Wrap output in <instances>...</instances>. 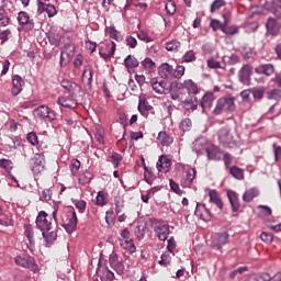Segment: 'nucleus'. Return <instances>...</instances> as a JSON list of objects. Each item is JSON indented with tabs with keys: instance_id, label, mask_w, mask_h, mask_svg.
Instances as JSON below:
<instances>
[{
	"instance_id": "obj_40",
	"label": "nucleus",
	"mask_w": 281,
	"mask_h": 281,
	"mask_svg": "<svg viewBox=\"0 0 281 281\" xmlns=\"http://www.w3.org/2000/svg\"><path fill=\"white\" fill-rule=\"evenodd\" d=\"M167 52H179L181 49V43L178 41H171L166 43Z\"/></svg>"
},
{
	"instance_id": "obj_5",
	"label": "nucleus",
	"mask_w": 281,
	"mask_h": 281,
	"mask_svg": "<svg viewBox=\"0 0 281 281\" xmlns=\"http://www.w3.org/2000/svg\"><path fill=\"white\" fill-rule=\"evenodd\" d=\"M154 232L160 240H168V236H170V225L166 222L158 221L154 224Z\"/></svg>"
},
{
	"instance_id": "obj_13",
	"label": "nucleus",
	"mask_w": 281,
	"mask_h": 281,
	"mask_svg": "<svg viewBox=\"0 0 281 281\" xmlns=\"http://www.w3.org/2000/svg\"><path fill=\"white\" fill-rule=\"evenodd\" d=\"M24 86H25V81L23 80V78H21V76L19 75H14L12 77V89H11L12 95H19V93L23 91Z\"/></svg>"
},
{
	"instance_id": "obj_17",
	"label": "nucleus",
	"mask_w": 281,
	"mask_h": 281,
	"mask_svg": "<svg viewBox=\"0 0 281 281\" xmlns=\"http://www.w3.org/2000/svg\"><path fill=\"white\" fill-rule=\"evenodd\" d=\"M227 199L231 203L232 211L238 212V210H240V202L238 200V193H236V191H227Z\"/></svg>"
},
{
	"instance_id": "obj_48",
	"label": "nucleus",
	"mask_w": 281,
	"mask_h": 281,
	"mask_svg": "<svg viewBox=\"0 0 281 281\" xmlns=\"http://www.w3.org/2000/svg\"><path fill=\"white\" fill-rule=\"evenodd\" d=\"M183 106L184 109H187V111H196V106H199V103L196 102V100H189L183 102Z\"/></svg>"
},
{
	"instance_id": "obj_31",
	"label": "nucleus",
	"mask_w": 281,
	"mask_h": 281,
	"mask_svg": "<svg viewBox=\"0 0 281 281\" xmlns=\"http://www.w3.org/2000/svg\"><path fill=\"white\" fill-rule=\"evenodd\" d=\"M157 140L161 146H170V144H172V137H170L166 132H159Z\"/></svg>"
},
{
	"instance_id": "obj_60",
	"label": "nucleus",
	"mask_w": 281,
	"mask_h": 281,
	"mask_svg": "<svg viewBox=\"0 0 281 281\" xmlns=\"http://www.w3.org/2000/svg\"><path fill=\"white\" fill-rule=\"evenodd\" d=\"M281 98V90H272L268 92L269 100H280Z\"/></svg>"
},
{
	"instance_id": "obj_46",
	"label": "nucleus",
	"mask_w": 281,
	"mask_h": 281,
	"mask_svg": "<svg viewBox=\"0 0 281 281\" xmlns=\"http://www.w3.org/2000/svg\"><path fill=\"white\" fill-rule=\"evenodd\" d=\"M160 258L161 259L159 260V265L162 267H168L172 260V257H170V251L164 252Z\"/></svg>"
},
{
	"instance_id": "obj_37",
	"label": "nucleus",
	"mask_w": 281,
	"mask_h": 281,
	"mask_svg": "<svg viewBox=\"0 0 281 281\" xmlns=\"http://www.w3.org/2000/svg\"><path fill=\"white\" fill-rule=\"evenodd\" d=\"M184 75H186V67L184 66L178 65L176 67V69L172 68L171 78L180 79V78H183Z\"/></svg>"
},
{
	"instance_id": "obj_10",
	"label": "nucleus",
	"mask_w": 281,
	"mask_h": 281,
	"mask_svg": "<svg viewBox=\"0 0 281 281\" xmlns=\"http://www.w3.org/2000/svg\"><path fill=\"white\" fill-rule=\"evenodd\" d=\"M97 276L101 281H111L115 278V274L106 266L102 265V261H99Z\"/></svg>"
},
{
	"instance_id": "obj_56",
	"label": "nucleus",
	"mask_w": 281,
	"mask_h": 281,
	"mask_svg": "<svg viewBox=\"0 0 281 281\" xmlns=\"http://www.w3.org/2000/svg\"><path fill=\"white\" fill-rule=\"evenodd\" d=\"M252 95L255 100H262L265 97V88H257L252 90Z\"/></svg>"
},
{
	"instance_id": "obj_25",
	"label": "nucleus",
	"mask_w": 281,
	"mask_h": 281,
	"mask_svg": "<svg viewBox=\"0 0 281 281\" xmlns=\"http://www.w3.org/2000/svg\"><path fill=\"white\" fill-rule=\"evenodd\" d=\"M104 47H110V50L106 53L102 49L99 54L103 57L104 60H109V58H112V56L115 54V42L104 44Z\"/></svg>"
},
{
	"instance_id": "obj_64",
	"label": "nucleus",
	"mask_w": 281,
	"mask_h": 281,
	"mask_svg": "<svg viewBox=\"0 0 281 281\" xmlns=\"http://www.w3.org/2000/svg\"><path fill=\"white\" fill-rule=\"evenodd\" d=\"M137 37L139 38V41H144V43H150V41H153V38H150V36H148V33L140 31L137 34Z\"/></svg>"
},
{
	"instance_id": "obj_44",
	"label": "nucleus",
	"mask_w": 281,
	"mask_h": 281,
	"mask_svg": "<svg viewBox=\"0 0 281 281\" xmlns=\"http://www.w3.org/2000/svg\"><path fill=\"white\" fill-rule=\"evenodd\" d=\"M91 179H93V175H91L89 171H85L79 176V183L86 186V183H91Z\"/></svg>"
},
{
	"instance_id": "obj_27",
	"label": "nucleus",
	"mask_w": 281,
	"mask_h": 281,
	"mask_svg": "<svg viewBox=\"0 0 281 281\" xmlns=\"http://www.w3.org/2000/svg\"><path fill=\"white\" fill-rule=\"evenodd\" d=\"M213 102H214V94H212V92L204 94L201 100V106L203 111H205L206 109H212Z\"/></svg>"
},
{
	"instance_id": "obj_36",
	"label": "nucleus",
	"mask_w": 281,
	"mask_h": 281,
	"mask_svg": "<svg viewBox=\"0 0 281 281\" xmlns=\"http://www.w3.org/2000/svg\"><path fill=\"white\" fill-rule=\"evenodd\" d=\"M18 147H19V140L12 137H7L5 144H4V148H7V150H10L12 153V150H16Z\"/></svg>"
},
{
	"instance_id": "obj_16",
	"label": "nucleus",
	"mask_w": 281,
	"mask_h": 281,
	"mask_svg": "<svg viewBox=\"0 0 281 281\" xmlns=\"http://www.w3.org/2000/svg\"><path fill=\"white\" fill-rule=\"evenodd\" d=\"M67 216L66 229L67 232H74L75 228L78 227V215L76 214V211H69Z\"/></svg>"
},
{
	"instance_id": "obj_54",
	"label": "nucleus",
	"mask_w": 281,
	"mask_h": 281,
	"mask_svg": "<svg viewBox=\"0 0 281 281\" xmlns=\"http://www.w3.org/2000/svg\"><path fill=\"white\" fill-rule=\"evenodd\" d=\"M134 234L138 238V240H142L146 234V231L144 229V226L138 225L135 227Z\"/></svg>"
},
{
	"instance_id": "obj_3",
	"label": "nucleus",
	"mask_w": 281,
	"mask_h": 281,
	"mask_svg": "<svg viewBox=\"0 0 281 281\" xmlns=\"http://www.w3.org/2000/svg\"><path fill=\"white\" fill-rule=\"evenodd\" d=\"M234 97L221 98L214 109L215 115H221L223 111H234L236 105L234 104Z\"/></svg>"
},
{
	"instance_id": "obj_59",
	"label": "nucleus",
	"mask_w": 281,
	"mask_h": 281,
	"mask_svg": "<svg viewBox=\"0 0 281 281\" xmlns=\"http://www.w3.org/2000/svg\"><path fill=\"white\" fill-rule=\"evenodd\" d=\"M128 240H133V238H131V232H128L127 228H125V229L121 231L120 243L128 241Z\"/></svg>"
},
{
	"instance_id": "obj_11",
	"label": "nucleus",
	"mask_w": 281,
	"mask_h": 281,
	"mask_svg": "<svg viewBox=\"0 0 281 281\" xmlns=\"http://www.w3.org/2000/svg\"><path fill=\"white\" fill-rule=\"evenodd\" d=\"M268 34L271 36H278L281 32V21L277 20L276 18H268L266 23Z\"/></svg>"
},
{
	"instance_id": "obj_7",
	"label": "nucleus",
	"mask_w": 281,
	"mask_h": 281,
	"mask_svg": "<svg viewBox=\"0 0 281 281\" xmlns=\"http://www.w3.org/2000/svg\"><path fill=\"white\" fill-rule=\"evenodd\" d=\"M30 166L34 175H41L45 169V156L43 154H35L30 160Z\"/></svg>"
},
{
	"instance_id": "obj_22",
	"label": "nucleus",
	"mask_w": 281,
	"mask_h": 281,
	"mask_svg": "<svg viewBox=\"0 0 281 281\" xmlns=\"http://www.w3.org/2000/svg\"><path fill=\"white\" fill-rule=\"evenodd\" d=\"M249 78H251V66H243L241 69L239 70L240 82L243 85H247L249 82Z\"/></svg>"
},
{
	"instance_id": "obj_6",
	"label": "nucleus",
	"mask_w": 281,
	"mask_h": 281,
	"mask_svg": "<svg viewBox=\"0 0 281 281\" xmlns=\"http://www.w3.org/2000/svg\"><path fill=\"white\" fill-rule=\"evenodd\" d=\"M35 117H40L41 120H48L52 122L56 120V112L49 109L47 105H41L33 111Z\"/></svg>"
},
{
	"instance_id": "obj_34",
	"label": "nucleus",
	"mask_w": 281,
	"mask_h": 281,
	"mask_svg": "<svg viewBox=\"0 0 281 281\" xmlns=\"http://www.w3.org/2000/svg\"><path fill=\"white\" fill-rule=\"evenodd\" d=\"M271 280V276L269 273H261V274H251L246 278L245 281H269Z\"/></svg>"
},
{
	"instance_id": "obj_23",
	"label": "nucleus",
	"mask_w": 281,
	"mask_h": 281,
	"mask_svg": "<svg viewBox=\"0 0 281 281\" xmlns=\"http://www.w3.org/2000/svg\"><path fill=\"white\" fill-rule=\"evenodd\" d=\"M172 69H173L172 65L168 63H164L159 66L158 74L160 78L168 79L170 76L172 77Z\"/></svg>"
},
{
	"instance_id": "obj_55",
	"label": "nucleus",
	"mask_w": 281,
	"mask_h": 281,
	"mask_svg": "<svg viewBox=\"0 0 281 281\" xmlns=\"http://www.w3.org/2000/svg\"><path fill=\"white\" fill-rule=\"evenodd\" d=\"M26 139L32 144V146H36L38 144V136L34 132L29 133L26 135Z\"/></svg>"
},
{
	"instance_id": "obj_2",
	"label": "nucleus",
	"mask_w": 281,
	"mask_h": 281,
	"mask_svg": "<svg viewBox=\"0 0 281 281\" xmlns=\"http://www.w3.org/2000/svg\"><path fill=\"white\" fill-rule=\"evenodd\" d=\"M36 227L41 229V232H52V217L45 212L41 211L36 217Z\"/></svg>"
},
{
	"instance_id": "obj_4",
	"label": "nucleus",
	"mask_w": 281,
	"mask_h": 281,
	"mask_svg": "<svg viewBox=\"0 0 281 281\" xmlns=\"http://www.w3.org/2000/svg\"><path fill=\"white\" fill-rule=\"evenodd\" d=\"M15 265L18 267H22L23 269H30L34 273H36L38 267L36 266V261L32 256H16L14 258Z\"/></svg>"
},
{
	"instance_id": "obj_62",
	"label": "nucleus",
	"mask_w": 281,
	"mask_h": 281,
	"mask_svg": "<svg viewBox=\"0 0 281 281\" xmlns=\"http://www.w3.org/2000/svg\"><path fill=\"white\" fill-rule=\"evenodd\" d=\"M120 161H122V155L113 154L111 156V162L113 164L114 168H117V166H120Z\"/></svg>"
},
{
	"instance_id": "obj_52",
	"label": "nucleus",
	"mask_w": 281,
	"mask_h": 281,
	"mask_svg": "<svg viewBox=\"0 0 281 281\" xmlns=\"http://www.w3.org/2000/svg\"><path fill=\"white\" fill-rule=\"evenodd\" d=\"M222 32H224V34H227L228 36H234L235 34H238V26L233 25V26H228V27H223Z\"/></svg>"
},
{
	"instance_id": "obj_28",
	"label": "nucleus",
	"mask_w": 281,
	"mask_h": 281,
	"mask_svg": "<svg viewBox=\"0 0 281 281\" xmlns=\"http://www.w3.org/2000/svg\"><path fill=\"white\" fill-rule=\"evenodd\" d=\"M258 194H260L258 189L251 188L244 193L243 201H245V203H251V201H254Z\"/></svg>"
},
{
	"instance_id": "obj_20",
	"label": "nucleus",
	"mask_w": 281,
	"mask_h": 281,
	"mask_svg": "<svg viewBox=\"0 0 281 281\" xmlns=\"http://www.w3.org/2000/svg\"><path fill=\"white\" fill-rule=\"evenodd\" d=\"M57 102L65 109H76V106H78V102H76V100L71 97H60L58 98Z\"/></svg>"
},
{
	"instance_id": "obj_19",
	"label": "nucleus",
	"mask_w": 281,
	"mask_h": 281,
	"mask_svg": "<svg viewBox=\"0 0 281 281\" xmlns=\"http://www.w3.org/2000/svg\"><path fill=\"white\" fill-rule=\"evenodd\" d=\"M170 166H172V162L166 156H160L156 164L158 172H168Z\"/></svg>"
},
{
	"instance_id": "obj_51",
	"label": "nucleus",
	"mask_w": 281,
	"mask_h": 281,
	"mask_svg": "<svg viewBox=\"0 0 281 281\" xmlns=\"http://www.w3.org/2000/svg\"><path fill=\"white\" fill-rule=\"evenodd\" d=\"M165 8H166V11H167V14L172 15V14H175V12H177V5L175 4V1H172V0H169L166 3Z\"/></svg>"
},
{
	"instance_id": "obj_9",
	"label": "nucleus",
	"mask_w": 281,
	"mask_h": 281,
	"mask_svg": "<svg viewBox=\"0 0 281 281\" xmlns=\"http://www.w3.org/2000/svg\"><path fill=\"white\" fill-rule=\"evenodd\" d=\"M229 243V234L227 232L217 233L213 236L212 247L213 249H223V245Z\"/></svg>"
},
{
	"instance_id": "obj_50",
	"label": "nucleus",
	"mask_w": 281,
	"mask_h": 281,
	"mask_svg": "<svg viewBox=\"0 0 281 281\" xmlns=\"http://www.w3.org/2000/svg\"><path fill=\"white\" fill-rule=\"evenodd\" d=\"M143 67H145V69H147L148 71H153L156 67L155 61H153V59L150 58H145L142 61Z\"/></svg>"
},
{
	"instance_id": "obj_26",
	"label": "nucleus",
	"mask_w": 281,
	"mask_h": 281,
	"mask_svg": "<svg viewBox=\"0 0 281 281\" xmlns=\"http://www.w3.org/2000/svg\"><path fill=\"white\" fill-rule=\"evenodd\" d=\"M207 140L205 138H198L193 142V150L195 153H201L202 150H207Z\"/></svg>"
},
{
	"instance_id": "obj_42",
	"label": "nucleus",
	"mask_w": 281,
	"mask_h": 281,
	"mask_svg": "<svg viewBox=\"0 0 281 281\" xmlns=\"http://www.w3.org/2000/svg\"><path fill=\"white\" fill-rule=\"evenodd\" d=\"M72 57H74V50H71L70 53H67V50H61L60 53L61 67L63 65H67V63H69V60H71Z\"/></svg>"
},
{
	"instance_id": "obj_21",
	"label": "nucleus",
	"mask_w": 281,
	"mask_h": 281,
	"mask_svg": "<svg viewBox=\"0 0 281 281\" xmlns=\"http://www.w3.org/2000/svg\"><path fill=\"white\" fill-rule=\"evenodd\" d=\"M256 74H262L263 76H273L276 67L273 64H263L255 69Z\"/></svg>"
},
{
	"instance_id": "obj_47",
	"label": "nucleus",
	"mask_w": 281,
	"mask_h": 281,
	"mask_svg": "<svg viewBox=\"0 0 281 281\" xmlns=\"http://www.w3.org/2000/svg\"><path fill=\"white\" fill-rule=\"evenodd\" d=\"M145 181L147 183H149V186H153V182L155 181V179H157V177H155V173L153 172V170H148V168L145 167Z\"/></svg>"
},
{
	"instance_id": "obj_57",
	"label": "nucleus",
	"mask_w": 281,
	"mask_h": 281,
	"mask_svg": "<svg viewBox=\"0 0 281 281\" xmlns=\"http://www.w3.org/2000/svg\"><path fill=\"white\" fill-rule=\"evenodd\" d=\"M97 205H106V198H104V193L102 191L98 192L95 198Z\"/></svg>"
},
{
	"instance_id": "obj_63",
	"label": "nucleus",
	"mask_w": 281,
	"mask_h": 281,
	"mask_svg": "<svg viewBox=\"0 0 281 281\" xmlns=\"http://www.w3.org/2000/svg\"><path fill=\"white\" fill-rule=\"evenodd\" d=\"M207 67H210V69H221V63L214 58H211L207 60Z\"/></svg>"
},
{
	"instance_id": "obj_41",
	"label": "nucleus",
	"mask_w": 281,
	"mask_h": 281,
	"mask_svg": "<svg viewBox=\"0 0 281 281\" xmlns=\"http://www.w3.org/2000/svg\"><path fill=\"white\" fill-rule=\"evenodd\" d=\"M42 236L46 240V243H54V240L58 238V235L54 231L53 232L43 231Z\"/></svg>"
},
{
	"instance_id": "obj_24",
	"label": "nucleus",
	"mask_w": 281,
	"mask_h": 281,
	"mask_svg": "<svg viewBox=\"0 0 281 281\" xmlns=\"http://www.w3.org/2000/svg\"><path fill=\"white\" fill-rule=\"evenodd\" d=\"M18 22L20 25H30V27H34V20L30 19V14L25 11H21L18 13Z\"/></svg>"
},
{
	"instance_id": "obj_1",
	"label": "nucleus",
	"mask_w": 281,
	"mask_h": 281,
	"mask_svg": "<svg viewBox=\"0 0 281 281\" xmlns=\"http://www.w3.org/2000/svg\"><path fill=\"white\" fill-rule=\"evenodd\" d=\"M217 137L226 148H234L237 144L234 134L228 130V127H222L217 132Z\"/></svg>"
},
{
	"instance_id": "obj_30",
	"label": "nucleus",
	"mask_w": 281,
	"mask_h": 281,
	"mask_svg": "<svg viewBox=\"0 0 281 281\" xmlns=\"http://www.w3.org/2000/svg\"><path fill=\"white\" fill-rule=\"evenodd\" d=\"M209 196L211 203H214L218 207V210H223V201L218 196V192H216V190H211L209 192Z\"/></svg>"
},
{
	"instance_id": "obj_29",
	"label": "nucleus",
	"mask_w": 281,
	"mask_h": 281,
	"mask_svg": "<svg viewBox=\"0 0 281 281\" xmlns=\"http://www.w3.org/2000/svg\"><path fill=\"white\" fill-rule=\"evenodd\" d=\"M106 34H109L110 38L117 41L119 43L124 38L120 31L115 30V26H106L105 27Z\"/></svg>"
},
{
	"instance_id": "obj_15",
	"label": "nucleus",
	"mask_w": 281,
	"mask_h": 281,
	"mask_svg": "<svg viewBox=\"0 0 281 281\" xmlns=\"http://www.w3.org/2000/svg\"><path fill=\"white\" fill-rule=\"evenodd\" d=\"M195 216H198V218H201L202 221H211L212 220V213L209 211L207 207H205V204L196 205Z\"/></svg>"
},
{
	"instance_id": "obj_12",
	"label": "nucleus",
	"mask_w": 281,
	"mask_h": 281,
	"mask_svg": "<svg viewBox=\"0 0 281 281\" xmlns=\"http://www.w3.org/2000/svg\"><path fill=\"white\" fill-rule=\"evenodd\" d=\"M110 266L116 273H122L124 271V263H122V258L117 254L112 252L109 258Z\"/></svg>"
},
{
	"instance_id": "obj_18",
	"label": "nucleus",
	"mask_w": 281,
	"mask_h": 281,
	"mask_svg": "<svg viewBox=\"0 0 281 281\" xmlns=\"http://www.w3.org/2000/svg\"><path fill=\"white\" fill-rule=\"evenodd\" d=\"M60 86L63 87V89H65L66 91H68V93H70V95H76L77 91H79V87L78 83L70 81L68 79H64L60 82Z\"/></svg>"
},
{
	"instance_id": "obj_35",
	"label": "nucleus",
	"mask_w": 281,
	"mask_h": 281,
	"mask_svg": "<svg viewBox=\"0 0 281 281\" xmlns=\"http://www.w3.org/2000/svg\"><path fill=\"white\" fill-rule=\"evenodd\" d=\"M120 245L122 247V249H125V251H127L128 254H135L136 251V247L135 244L132 240H127V241H120Z\"/></svg>"
},
{
	"instance_id": "obj_58",
	"label": "nucleus",
	"mask_w": 281,
	"mask_h": 281,
	"mask_svg": "<svg viewBox=\"0 0 281 281\" xmlns=\"http://www.w3.org/2000/svg\"><path fill=\"white\" fill-rule=\"evenodd\" d=\"M70 170L74 177H76V175H78V171L80 170V160H72L70 165Z\"/></svg>"
},
{
	"instance_id": "obj_43",
	"label": "nucleus",
	"mask_w": 281,
	"mask_h": 281,
	"mask_svg": "<svg viewBox=\"0 0 281 281\" xmlns=\"http://www.w3.org/2000/svg\"><path fill=\"white\" fill-rule=\"evenodd\" d=\"M229 172H231L232 177H234L235 179H238L239 181L245 179L243 169H240L238 167H231Z\"/></svg>"
},
{
	"instance_id": "obj_32",
	"label": "nucleus",
	"mask_w": 281,
	"mask_h": 281,
	"mask_svg": "<svg viewBox=\"0 0 281 281\" xmlns=\"http://www.w3.org/2000/svg\"><path fill=\"white\" fill-rule=\"evenodd\" d=\"M124 65L126 69H135V67H139V61L137 60V58H135V56L128 55L124 59Z\"/></svg>"
},
{
	"instance_id": "obj_8",
	"label": "nucleus",
	"mask_w": 281,
	"mask_h": 281,
	"mask_svg": "<svg viewBox=\"0 0 281 281\" xmlns=\"http://www.w3.org/2000/svg\"><path fill=\"white\" fill-rule=\"evenodd\" d=\"M183 175L181 179V183L183 188H190L192 186V181H194L196 177V170L190 166H183L182 167Z\"/></svg>"
},
{
	"instance_id": "obj_39",
	"label": "nucleus",
	"mask_w": 281,
	"mask_h": 281,
	"mask_svg": "<svg viewBox=\"0 0 281 281\" xmlns=\"http://www.w3.org/2000/svg\"><path fill=\"white\" fill-rule=\"evenodd\" d=\"M184 87L188 89L189 93H192L193 95L199 93V87H196V83L190 79L184 81Z\"/></svg>"
},
{
	"instance_id": "obj_45",
	"label": "nucleus",
	"mask_w": 281,
	"mask_h": 281,
	"mask_svg": "<svg viewBox=\"0 0 281 281\" xmlns=\"http://www.w3.org/2000/svg\"><path fill=\"white\" fill-rule=\"evenodd\" d=\"M194 60H196L194 50H188L182 57V63H194Z\"/></svg>"
},
{
	"instance_id": "obj_53",
	"label": "nucleus",
	"mask_w": 281,
	"mask_h": 281,
	"mask_svg": "<svg viewBox=\"0 0 281 281\" xmlns=\"http://www.w3.org/2000/svg\"><path fill=\"white\" fill-rule=\"evenodd\" d=\"M225 5V0H215L212 4H211V12H216V10H221V8H223Z\"/></svg>"
},
{
	"instance_id": "obj_33",
	"label": "nucleus",
	"mask_w": 281,
	"mask_h": 281,
	"mask_svg": "<svg viewBox=\"0 0 281 281\" xmlns=\"http://www.w3.org/2000/svg\"><path fill=\"white\" fill-rule=\"evenodd\" d=\"M151 89L156 92V93H164L166 91V82L164 81H156V80H151Z\"/></svg>"
},
{
	"instance_id": "obj_38",
	"label": "nucleus",
	"mask_w": 281,
	"mask_h": 281,
	"mask_svg": "<svg viewBox=\"0 0 281 281\" xmlns=\"http://www.w3.org/2000/svg\"><path fill=\"white\" fill-rule=\"evenodd\" d=\"M10 25V18L5 9H0V27H8Z\"/></svg>"
},
{
	"instance_id": "obj_14",
	"label": "nucleus",
	"mask_w": 281,
	"mask_h": 281,
	"mask_svg": "<svg viewBox=\"0 0 281 281\" xmlns=\"http://www.w3.org/2000/svg\"><path fill=\"white\" fill-rule=\"evenodd\" d=\"M37 12L40 14H43V12H46L49 19H52V16H56L57 14L56 7L54 4H47V3H44L43 1H37Z\"/></svg>"
},
{
	"instance_id": "obj_49",
	"label": "nucleus",
	"mask_w": 281,
	"mask_h": 281,
	"mask_svg": "<svg viewBox=\"0 0 281 281\" xmlns=\"http://www.w3.org/2000/svg\"><path fill=\"white\" fill-rule=\"evenodd\" d=\"M180 128L183 132H188L192 128V120L190 119H183L180 123Z\"/></svg>"
},
{
	"instance_id": "obj_61",
	"label": "nucleus",
	"mask_w": 281,
	"mask_h": 281,
	"mask_svg": "<svg viewBox=\"0 0 281 281\" xmlns=\"http://www.w3.org/2000/svg\"><path fill=\"white\" fill-rule=\"evenodd\" d=\"M114 204L116 214H122V210L124 209V201L115 199Z\"/></svg>"
}]
</instances>
